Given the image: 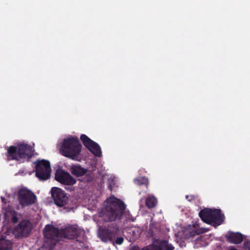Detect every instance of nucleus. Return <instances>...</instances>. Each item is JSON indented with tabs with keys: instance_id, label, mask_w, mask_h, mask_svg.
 <instances>
[{
	"instance_id": "1",
	"label": "nucleus",
	"mask_w": 250,
	"mask_h": 250,
	"mask_svg": "<svg viewBox=\"0 0 250 250\" xmlns=\"http://www.w3.org/2000/svg\"><path fill=\"white\" fill-rule=\"evenodd\" d=\"M45 242L50 245L51 248L54 247L59 238L75 239L78 237L81 231L77 225H69L59 230L51 225H47L43 230Z\"/></svg>"
},
{
	"instance_id": "2",
	"label": "nucleus",
	"mask_w": 250,
	"mask_h": 250,
	"mask_svg": "<svg viewBox=\"0 0 250 250\" xmlns=\"http://www.w3.org/2000/svg\"><path fill=\"white\" fill-rule=\"evenodd\" d=\"M105 204L100 212V216L105 222H112L121 219L126 208V205L121 200L111 196L107 198Z\"/></svg>"
},
{
	"instance_id": "3",
	"label": "nucleus",
	"mask_w": 250,
	"mask_h": 250,
	"mask_svg": "<svg viewBox=\"0 0 250 250\" xmlns=\"http://www.w3.org/2000/svg\"><path fill=\"white\" fill-rule=\"evenodd\" d=\"M82 145L77 137H71L63 140L61 152L62 155L72 160L79 161Z\"/></svg>"
},
{
	"instance_id": "4",
	"label": "nucleus",
	"mask_w": 250,
	"mask_h": 250,
	"mask_svg": "<svg viewBox=\"0 0 250 250\" xmlns=\"http://www.w3.org/2000/svg\"><path fill=\"white\" fill-rule=\"evenodd\" d=\"M199 216L204 222L215 228L223 224L225 218L220 209L205 208L199 212Z\"/></svg>"
},
{
	"instance_id": "5",
	"label": "nucleus",
	"mask_w": 250,
	"mask_h": 250,
	"mask_svg": "<svg viewBox=\"0 0 250 250\" xmlns=\"http://www.w3.org/2000/svg\"><path fill=\"white\" fill-rule=\"evenodd\" d=\"M98 235L104 242H113L117 236L121 235V230L119 226L113 223L100 229Z\"/></svg>"
},
{
	"instance_id": "6",
	"label": "nucleus",
	"mask_w": 250,
	"mask_h": 250,
	"mask_svg": "<svg viewBox=\"0 0 250 250\" xmlns=\"http://www.w3.org/2000/svg\"><path fill=\"white\" fill-rule=\"evenodd\" d=\"M34 164L35 165V175L40 181H45L50 178L51 167L48 161L37 160L34 162Z\"/></svg>"
},
{
	"instance_id": "7",
	"label": "nucleus",
	"mask_w": 250,
	"mask_h": 250,
	"mask_svg": "<svg viewBox=\"0 0 250 250\" xmlns=\"http://www.w3.org/2000/svg\"><path fill=\"white\" fill-rule=\"evenodd\" d=\"M50 193L54 204L58 207H63L69 205L70 199L65 192L62 189L57 187H52Z\"/></svg>"
},
{
	"instance_id": "8",
	"label": "nucleus",
	"mask_w": 250,
	"mask_h": 250,
	"mask_svg": "<svg viewBox=\"0 0 250 250\" xmlns=\"http://www.w3.org/2000/svg\"><path fill=\"white\" fill-rule=\"evenodd\" d=\"M18 199L19 204L24 207L35 204L37 197L32 191L27 188H21L18 192Z\"/></svg>"
},
{
	"instance_id": "9",
	"label": "nucleus",
	"mask_w": 250,
	"mask_h": 250,
	"mask_svg": "<svg viewBox=\"0 0 250 250\" xmlns=\"http://www.w3.org/2000/svg\"><path fill=\"white\" fill-rule=\"evenodd\" d=\"M31 230L30 222L22 220L13 230V233L17 238L27 237Z\"/></svg>"
},
{
	"instance_id": "10",
	"label": "nucleus",
	"mask_w": 250,
	"mask_h": 250,
	"mask_svg": "<svg viewBox=\"0 0 250 250\" xmlns=\"http://www.w3.org/2000/svg\"><path fill=\"white\" fill-rule=\"evenodd\" d=\"M80 139L85 147L93 155L96 157L101 156V149L100 146L97 143L90 139L85 134H82L80 136Z\"/></svg>"
},
{
	"instance_id": "11",
	"label": "nucleus",
	"mask_w": 250,
	"mask_h": 250,
	"mask_svg": "<svg viewBox=\"0 0 250 250\" xmlns=\"http://www.w3.org/2000/svg\"><path fill=\"white\" fill-rule=\"evenodd\" d=\"M55 179L60 183L68 186H72L76 183V180L69 173L61 169L56 171Z\"/></svg>"
},
{
	"instance_id": "12",
	"label": "nucleus",
	"mask_w": 250,
	"mask_h": 250,
	"mask_svg": "<svg viewBox=\"0 0 250 250\" xmlns=\"http://www.w3.org/2000/svg\"><path fill=\"white\" fill-rule=\"evenodd\" d=\"M33 147L27 144H20L18 146V155L20 159H30L33 156Z\"/></svg>"
},
{
	"instance_id": "13",
	"label": "nucleus",
	"mask_w": 250,
	"mask_h": 250,
	"mask_svg": "<svg viewBox=\"0 0 250 250\" xmlns=\"http://www.w3.org/2000/svg\"><path fill=\"white\" fill-rule=\"evenodd\" d=\"M69 170L71 173L77 177H80L85 175L87 169L81 167L79 164L72 165L70 166Z\"/></svg>"
},
{
	"instance_id": "14",
	"label": "nucleus",
	"mask_w": 250,
	"mask_h": 250,
	"mask_svg": "<svg viewBox=\"0 0 250 250\" xmlns=\"http://www.w3.org/2000/svg\"><path fill=\"white\" fill-rule=\"evenodd\" d=\"M226 237L227 240L232 244H238L243 241L242 234L239 232H229Z\"/></svg>"
},
{
	"instance_id": "15",
	"label": "nucleus",
	"mask_w": 250,
	"mask_h": 250,
	"mask_svg": "<svg viewBox=\"0 0 250 250\" xmlns=\"http://www.w3.org/2000/svg\"><path fill=\"white\" fill-rule=\"evenodd\" d=\"M12 249V243L10 240L3 238L0 239V250H11Z\"/></svg>"
},
{
	"instance_id": "16",
	"label": "nucleus",
	"mask_w": 250,
	"mask_h": 250,
	"mask_svg": "<svg viewBox=\"0 0 250 250\" xmlns=\"http://www.w3.org/2000/svg\"><path fill=\"white\" fill-rule=\"evenodd\" d=\"M157 204V199L154 196L147 197L146 199V205L148 208H154Z\"/></svg>"
},
{
	"instance_id": "17",
	"label": "nucleus",
	"mask_w": 250,
	"mask_h": 250,
	"mask_svg": "<svg viewBox=\"0 0 250 250\" xmlns=\"http://www.w3.org/2000/svg\"><path fill=\"white\" fill-rule=\"evenodd\" d=\"M7 152L12 159L19 160L18 147L14 146H10L8 149Z\"/></svg>"
},
{
	"instance_id": "18",
	"label": "nucleus",
	"mask_w": 250,
	"mask_h": 250,
	"mask_svg": "<svg viewBox=\"0 0 250 250\" xmlns=\"http://www.w3.org/2000/svg\"><path fill=\"white\" fill-rule=\"evenodd\" d=\"M134 182L137 185H144L146 188H147L149 184L148 178L145 177H139L138 178H136L134 180Z\"/></svg>"
},
{
	"instance_id": "19",
	"label": "nucleus",
	"mask_w": 250,
	"mask_h": 250,
	"mask_svg": "<svg viewBox=\"0 0 250 250\" xmlns=\"http://www.w3.org/2000/svg\"><path fill=\"white\" fill-rule=\"evenodd\" d=\"M10 216L11 222L13 223H16L18 222L19 219L17 216L18 213L15 210H10L8 212Z\"/></svg>"
},
{
	"instance_id": "20",
	"label": "nucleus",
	"mask_w": 250,
	"mask_h": 250,
	"mask_svg": "<svg viewBox=\"0 0 250 250\" xmlns=\"http://www.w3.org/2000/svg\"><path fill=\"white\" fill-rule=\"evenodd\" d=\"M124 241V238L119 235L115 238L113 242H114L116 244L121 245L123 243Z\"/></svg>"
},
{
	"instance_id": "21",
	"label": "nucleus",
	"mask_w": 250,
	"mask_h": 250,
	"mask_svg": "<svg viewBox=\"0 0 250 250\" xmlns=\"http://www.w3.org/2000/svg\"><path fill=\"white\" fill-rule=\"evenodd\" d=\"M149 249V250H162L161 246L157 245H152Z\"/></svg>"
},
{
	"instance_id": "22",
	"label": "nucleus",
	"mask_w": 250,
	"mask_h": 250,
	"mask_svg": "<svg viewBox=\"0 0 250 250\" xmlns=\"http://www.w3.org/2000/svg\"><path fill=\"white\" fill-rule=\"evenodd\" d=\"M244 247L247 250H250V240H247L244 243Z\"/></svg>"
},
{
	"instance_id": "23",
	"label": "nucleus",
	"mask_w": 250,
	"mask_h": 250,
	"mask_svg": "<svg viewBox=\"0 0 250 250\" xmlns=\"http://www.w3.org/2000/svg\"><path fill=\"white\" fill-rule=\"evenodd\" d=\"M166 250H173L174 247L171 245L167 244L165 246Z\"/></svg>"
},
{
	"instance_id": "24",
	"label": "nucleus",
	"mask_w": 250,
	"mask_h": 250,
	"mask_svg": "<svg viewBox=\"0 0 250 250\" xmlns=\"http://www.w3.org/2000/svg\"><path fill=\"white\" fill-rule=\"evenodd\" d=\"M0 198H1V202L4 203V204H6V202H7V200L4 197H3V196H1L0 197Z\"/></svg>"
},
{
	"instance_id": "25",
	"label": "nucleus",
	"mask_w": 250,
	"mask_h": 250,
	"mask_svg": "<svg viewBox=\"0 0 250 250\" xmlns=\"http://www.w3.org/2000/svg\"><path fill=\"white\" fill-rule=\"evenodd\" d=\"M141 250H149V249L147 247H145V248H143Z\"/></svg>"
},
{
	"instance_id": "26",
	"label": "nucleus",
	"mask_w": 250,
	"mask_h": 250,
	"mask_svg": "<svg viewBox=\"0 0 250 250\" xmlns=\"http://www.w3.org/2000/svg\"><path fill=\"white\" fill-rule=\"evenodd\" d=\"M229 250H238L237 249H235V248L234 247H231V248H230L229 249Z\"/></svg>"
},
{
	"instance_id": "27",
	"label": "nucleus",
	"mask_w": 250,
	"mask_h": 250,
	"mask_svg": "<svg viewBox=\"0 0 250 250\" xmlns=\"http://www.w3.org/2000/svg\"><path fill=\"white\" fill-rule=\"evenodd\" d=\"M192 233H193V232H191V234H190L191 236H194L196 232L195 231L194 232V234H192Z\"/></svg>"
},
{
	"instance_id": "28",
	"label": "nucleus",
	"mask_w": 250,
	"mask_h": 250,
	"mask_svg": "<svg viewBox=\"0 0 250 250\" xmlns=\"http://www.w3.org/2000/svg\"><path fill=\"white\" fill-rule=\"evenodd\" d=\"M69 189L70 190H74V188H73V187H71L69 188Z\"/></svg>"
}]
</instances>
